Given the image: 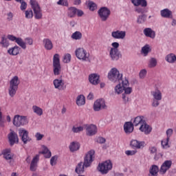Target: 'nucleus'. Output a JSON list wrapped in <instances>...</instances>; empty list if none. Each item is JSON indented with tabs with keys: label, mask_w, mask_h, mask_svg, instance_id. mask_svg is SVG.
Returning a JSON list of instances; mask_svg holds the SVG:
<instances>
[{
	"label": "nucleus",
	"mask_w": 176,
	"mask_h": 176,
	"mask_svg": "<svg viewBox=\"0 0 176 176\" xmlns=\"http://www.w3.org/2000/svg\"><path fill=\"white\" fill-rule=\"evenodd\" d=\"M57 163V156L54 155L52 157L50 160V164L51 166H56V164Z\"/></svg>",
	"instance_id": "55"
},
{
	"label": "nucleus",
	"mask_w": 176,
	"mask_h": 176,
	"mask_svg": "<svg viewBox=\"0 0 176 176\" xmlns=\"http://www.w3.org/2000/svg\"><path fill=\"white\" fill-rule=\"evenodd\" d=\"M7 20H8V21H12V20H13V14L12 12L7 14Z\"/></svg>",
	"instance_id": "63"
},
{
	"label": "nucleus",
	"mask_w": 176,
	"mask_h": 176,
	"mask_svg": "<svg viewBox=\"0 0 176 176\" xmlns=\"http://www.w3.org/2000/svg\"><path fill=\"white\" fill-rule=\"evenodd\" d=\"M135 12H137L139 14H144V13H146V9H145V7H138L137 6L135 8Z\"/></svg>",
	"instance_id": "46"
},
{
	"label": "nucleus",
	"mask_w": 176,
	"mask_h": 176,
	"mask_svg": "<svg viewBox=\"0 0 176 176\" xmlns=\"http://www.w3.org/2000/svg\"><path fill=\"white\" fill-rule=\"evenodd\" d=\"M7 38L8 39H9V41L16 43L23 50H25L27 49L25 41H24V40L21 37H16L15 36H13L12 34H8Z\"/></svg>",
	"instance_id": "11"
},
{
	"label": "nucleus",
	"mask_w": 176,
	"mask_h": 176,
	"mask_svg": "<svg viewBox=\"0 0 176 176\" xmlns=\"http://www.w3.org/2000/svg\"><path fill=\"white\" fill-rule=\"evenodd\" d=\"M144 35L146 38H151V39H155L156 38V32H155L151 28H146L143 30Z\"/></svg>",
	"instance_id": "23"
},
{
	"label": "nucleus",
	"mask_w": 176,
	"mask_h": 176,
	"mask_svg": "<svg viewBox=\"0 0 176 176\" xmlns=\"http://www.w3.org/2000/svg\"><path fill=\"white\" fill-rule=\"evenodd\" d=\"M67 16L71 19H73L74 17H75L76 16V8L70 7L69 8H68Z\"/></svg>",
	"instance_id": "39"
},
{
	"label": "nucleus",
	"mask_w": 176,
	"mask_h": 176,
	"mask_svg": "<svg viewBox=\"0 0 176 176\" xmlns=\"http://www.w3.org/2000/svg\"><path fill=\"white\" fill-rule=\"evenodd\" d=\"M160 100L159 99H154L153 98L152 102H151V106L153 108H157V107H159V105H160Z\"/></svg>",
	"instance_id": "49"
},
{
	"label": "nucleus",
	"mask_w": 176,
	"mask_h": 176,
	"mask_svg": "<svg viewBox=\"0 0 176 176\" xmlns=\"http://www.w3.org/2000/svg\"><path fill=\"white\" fill-rule=\"evenodd\" d=\"M75 55L78 60H82V61H89L90 60V54L83 47L76 48Z\"/></svg>",
	"instance_id": "6"
},
{
	"label": "nucleus",
	"mask_w": 176,
	"mask_h": 176,
	"mask_svg": "<svg viewBox=\"0 0 176 176\" xmlns=\"http://www.w3.org/2000/svg\"><path fill=\"white\" fill-rule=\"evenodd\" d=\"M25 43H26V45H32L34 43V40H32V38L30 37L25 38Z\"/></svg>",
	"instance_id": "58"
},
{
	"label": "nucleus",
	"mask_w": 176,
	"mask_h": 176,
	"mask_svg": "<svg viewBox=\"0 0 176 176\" xmlns=\"http://www.w3.org/2000/svg\"><path fill=\"white\" fill-rule=\"evenodd\" d=\"M44 47L46 50H52L53 49V43L49 38H44L43 40Z\"/></svg>",
	"instance_id": "35"
},
{
	"label": "nucleus",
	"mask_w": 176,
	"mask_h": 176,
	"mask_svg": "<svg viewBox=\"0 0 176 176\" xmlns=\"http://www.w3.org/2000/svg\"><path fill=\"white\" fill-rule=\"evenodd\" d=\"M58 5H61L62 6H68V1L67 0H59L57 2Z\"/></svg>",
	"instance_id": "57"
},
{
	"label": "nucleus",
	"mask_w": 176,
	"mask_h": 176,
	"mask_svg": "<svg viewBox=\"0 0 176 176\" xmlns=\"http://www.w3.org/2000/svg\"><path fill=\"white\" fill-rule=\"evenodd\" d=\"M124 86H129V79L126 77L115 87L116 94H122L124 91Z\"/></svg>",
	"instance_id": "12"
},
{
	"label": "nucleus",
	"mask_w": 176,
	"mask_h": 176,
	"mask_svg": "<svg viewBox=\"0 0 176 176\" xmlns=\"http://www.w3.org/2000/svg\"><path fill=\"white\" fill-rule=\"evenodd\" d=\"M130 145L133 149H142L145 146V142L132 140Z\"/></svg>",
	"instance_id": "18"
},
{
	"label": "nucleus",
	"mask_w": 176,
	"mask_h": 176,
	"mask_svg": "<svg viewBox=\"0 0 176 176\" xmlns=\"http://www.w3.org/2000/svg\"><path fill=\"white\" fill-rule=\"evenodd\" d=\"M89 81L91 83V85H94L95 86L100 83V75L97 74H90L89 76Z\"/></svg>",
	"instance_id": "25"
},
{
	"label": "nucleus",
	"mask_w": 176,
	"mask_h": 176,
	"mask_svg": "<svg viewBox=\"0 0 176 176\" xmlns=\"http://www.w3.org/2000/svg\"><path fill=\"white\" fill-rule=\"evenodd\" d=\"M70 152H76L80 149V144L78 142H72L69 145Z\"/></svg>",
	"instance_id": "30"
},
{
	"label": "nucleus",
	"mask_w": 176,
	"mask_h": 176,
	"mask_svg": "<svg viewBox=\"0 0 176 176\" xmlns=\"http://www.w3.org/2000/svg\"><path fill=\"white\" fill-rule=\"evenodd\" d=\"M19 85H20V79H19V76H14L10 80L8 88V94L10 96L14 97L16 96V93H17V90L19 89Z\"/></svg>",
	"instance_id": "4"
},
{
	"label": "nucleus",
	"mask_w": 176,
	"mask_h": 176,
	"mask_svg": "<svg viewBox=\"0 0 176 176\" xmlns=\"http://www.w3.org/2000/svg\"><path fill=\"white\" fill-rule=\"evenodd\" d=\"M145 21H146V15L142 14L138 17L137 23L138 24H144Z\"/></svg>",
	"instance_id": "45"
},
{
	"label": "nucleus",
	"mask_w": 176,
	"mask_h": 176,
	"mask_svg": "<svg viewBox=\"0 0 176 176\" xmlns=\"http://www.w3.org/2000/svg\"><path fill=\"white\" fill-rule=\"evenodd\" d=\"M27 9V3L25 1H23L21 3V10H25Z\"/></svg>",
	"instance_id": "61"
},
{
	"label": "nucleus",
	"mask_w": 176,
	"mask_h": 176,
	"mask_svg": "<svg viewBox=\"0 0 176 176\" xmlns=\"http://www.w3.org/2000/svg\"><path fill=\"white\" fill-rule=\"evenodd\" d=\"M124 131H125L126 134H130L133 133L134 131V121L127 122L124 124Z\"/></svg>",
	"instance_id": "24"
},
{
	"label": "nucleus",
	"mask_w": 176,
	"mask_h": 176,
	"mask_svg": "<svg viewBox=\"0 0 176 176\" xmlns=\"http://www.w3.org/2000/svg\"><path fill=\"white\" fill-rule=\"evenodd\" d=\"M87 6L89 8V10H91V12H94V10H96V9H97L96 3L91 1H87Z\"/></svg>",
	"instance_id": "41"
},
{
	"label": "nucleus",
	"mask_w": 176,
	"mask_h": 176,
	"mask_svg": "<svg viewBox=\"0 0 176 176\" xmlns=\"http://www.w3.org/2000/svg\"><path fill=\"white\" fill-rule=\"evenodd\" d=\"M151 52H152V49L151 48V45L148 44L142 47L141 53L144 57H146Z\"/></svg>",
	"instance_id": "37"
},
{
	"label": "nucleus",
	"mask_w": 176,
	"mask_h": 176,
	"mask_svg": "<svg viewBox=\"0 0 176 176\" xmlns=\"http://www.w3.org/2000/svg\"><path fill=\"white\" fill-rule=\"evenodd\" d=\"M53 85L54 86V89H56V90L65 89V83L64 82V80L61 78L54 79L53 80Z\"/></svg>",
	"instance_id": "15"
},
{
	"label": "nucleus",
	"mask_w": 176,
	"mask_h": 176,
	"mask_svg": "<svg viewBox=\"0 0 176 176\" xmlns=\"http://www.w3.org/2000/svg\"><path fill=\"white\" fill-rule=\"evenodd\" d=\"M171 135H173V129H168L166 131V136H167L166 138L170 139V137H171Z\"/></svg>",
	"instance_id": "62"
},
{
	"label": "nucleus",
	"mask_w": 176,
	"mask_h": 176,
	"mask_svg": "<svg viewBox=\"0 0 176 176\" xmlns=\"http://www.w3.org/2000/svg\"><path fill=\"white\" fill-rule=\"evenodd\" d=\"M71 61V54H66L63 56V63L65 64H68V63H70Z\"/></svg>",
	"instance_id": "51"
},
{
	"label": "nucleus",
	"mask_w": 176,
	"mask_h": 176,
	"mask_svg": "<svg viewBox=\"0 0 176 176\" xmlns=\"http://www.w3.org/2000/svg\"><path fill=\"white\" fill-rule=\"evenodd\" d=\"M43 137H44L43 134H41V133L39 132H37L35 135V138L37 141H41V140H42Z\"/></svg>",
	"instance_id": "60"
},
{
	"label": "nucleus",
	"mask_w": 176,
	"mask_h": 176,
	"mask_svg": "<svg viewBox=\"0 0 176 176\" xmlns=\"http://www.w3.org/2000/svg\"><path fill=\"white\" fill-rule=\"evenodd\" d=\"M71 38L74 41H80L82 39V32L76 31L72 34Z\"/></svg>",
	"instance_id": "40"
},
{
	"label": "nucleus",
	"mask_w": 176,
	"mask_h": 176,
	"mask_svg": "<svg viewBox=\"0 0 176 176\" xmlns=\"http://www.w3.org/2000/svg\"><path fill=\"white\" fill-rule=\"evenodd\" d=\"M112 47L110 49L111 50H119V43L118 42H113L111 43Z\"/></svg>",
	"instance_id": "54"
},
{
	"label": "nucleus",
	"mask_w": 176,
	"mask_h": 176,
	"mask_svg": "<svg viewBox=\"0 0 176 176\" xmlns=\"http://www.w3.org/2000/svg\"><path fill=\"white\" fill-rule=\"evenodd\" d=\"M112 162L109 160L101 164H99L98 170H99L101 174H108L110 170H112Z\"/></svg>",
	"instance_id": "9"
},
{
	"label": "nucleus",
	"mask_w": 176,
	"mask_h": 176,
	"mask_svg": "<svg viewBox=\"0 0 176 176\" xmlns=\"http://www.w3.org/2000/svg\"><path fill=\"white\" fill-rule=\"evenodd\" d=\"M159 166L157 165H152L149 168V173L148 176H157L159 174Z\"/></svg>",
	"instance_id": "31"
},
{
	"label": "nucleus",
	"mask_w": 176,
	"mask_h": 176,
	"mask_svg": "<svg viewBox=\"0 0 176 176\" xmlns=\"http://www.w3.org/2000/svg\"><path fill=\"white\" fill-rule=\"evenodd\" d=\"M13 124L16 126V127L25 126L28 124V118H27V116L16 115L14 116Z\"/></svg>",
	"instance_id": "8"
},
{
	"label": "nucleus",
	"mask_w": 176,
	"mask_h": 176,
	"mask_svg": "<svg viewBox=\"0 0 176 176\" xmlns=\"http://www.w3.org/2000/svg\"><path fill=\"white\" fill-rule=\"evenodd\" d=\"M95 153L94 150H91L87 152L84 157V162H80L76 167L75 171L77 174H82L85 171V167L87 168V167L91 166V163L94 162Z\"/></svg>",
	"instance_id": "1"
},
{
	"label": "nucleus",
	"mask_w": 176,
	"mask_h": 176,
	"mask_svg": "<svg viewBox=\"0 0 176 176\" xmlns=\"http://www.w3.org/2000/svg\"><path fill=\"white\" fill-rule=\"evenodd\" d=\"M32 109L34 113L37 115V116H42V115H43V109L36 105L32 106Z\"/></svg>",
	"instance_id": "38"
},
{
	"label": "nucleus",
	"mask_w": 176,
	"mask_h": 176,
	"mask_svg": "<svg viewBox=\"0 0 176 176\" xmlns=\"http://www.w3.org/2000/svg\"><path fill=\"white\" fill-rule=\"evenodd\" d=\"M3 157L6 159V160H10V164H12L13 157H14V155L12 153L10 149L6 148L2 151Z\"/></svg>",
	"instance_id": "20"
},
{
	"label": "nucleus",
	"mask_w": 176,
	"mask_h": 176,
	"mask_svg": "<svg viewBox=\"0 0 176 176\" xmlns=\"http://www.w3.org/2000/svg\"><path fill=\"white\" fill-rule=\"evenodd\" d=\"M0 44L3 47H9V40H8L6 36H2Z\"/></svg>",
	"instance_id": "43"
},
{
	"label": "nucleus",
	"mask_w": 176,
	"mask_h": 176,
	"mask_svg": "<svg viewBox=\"0 0 176 176\" xmlns=\"http://www.w3.org/2000/svg\"><path fill=\"white\" fill-rule=\"evenodd\" d=\"M87 135L91 137L93 135H96L97 131H98V129L96 125L90 124L87 126Z\"/></svg>",
	"instance_id": "21"
},
{
	"label": "nucleus",
	"mask_w": 176,
	"mask_h": 176,
	"mask_svg": "<svg viewBox=\"0 0 176 176\" xmlns=\"http://www.w3.org/2000/svg\"><path fill=\"white\" fill-rule=\"evenodd\" d=\"M41 148H42V151H40L39 154L43 155L45 159H50V157H52V152L50 151V150H49L47 146L45 145H42Z\"/></svg>",
	"instance_id": "26"
},
{
	"label": "nucleus",
	"mask_w": 176,
	"mask_h": 176,
	"mask_svg": "<svg viewBox=\"0 0 176 176\" xmlns=\"http://www.w3.org/2000/svg\"><path fill=\"white\" fill-rule=\"evenodd\" d=\"M133 125L135 126H140L139 130L141 131L142 133H144L146 135L151 134L152 131V127H151L149 124H147L145 117L142 116H139L134 118Z\"/></svg>",
	"instance_id": "2"
},
{
	"label": "nucleus",
	"mask_w": 176,
	"mask_h": 176,
	"mask_svg": "<svg viewBox=\"0 0 176 176\" xmlns=\"http://www.w3.org/2000/svg\"><path fill=\"white\" fill-rule=\"evenodd\" d=\"M111 37L113 39H124L126 38V31L124 30H114L111 32Z\"/></svg>",
	"instance_id": "17"
},
{
	"label": "nucleus",
	"mask_w": 176,
	"mask_h": 176,
	"mask_svg": "<svg viewBox=\"0 0 176 176\" xmlns=\"http://www.w3.org/2000/svg\"><path fill=\"white\" fill-rule=\"evenodd\" d=\"M157 65V60L155 58H151L148 62L149 68H155Z\"/></svg>",
	"instance_id": "44"
},
{
	"label": "nucleus",
	"mask_w": 176,
	"mask_h": 176,
	"mask_svg": "<svg viewBox=\"0 0 176 176\" xmlns=\"http://www.w3.org/2000/svg\"><path fill=\"white\" fill-rule=\"evenodd\" d=\"M98 14L101 21H107L111 16V10L107 7H102L98 10Z\"/></svg>",
	"instance_id": "10"
},
{
	"label": "nucleus",
	"mask_w": 176,
	"mask_h": 176,
	"mask_svg": "<svg viewBox=\"0 0 176 176\" xmlns=\"http://www.w3.org/2000/svg\"><path fill=\"white\" fill-rule=\"evenodd\" d=\"M107 78L110 82H112V83H120L122 80H124V78H123V73L116 67H113L109 71Z\"/></svg>",
	"instance_id": "3"
},
{
	"label": "nucleus",
	"mask_w": 176,
	"mask_h": 176,
	"mask_svg": "<svg viewBox=\"0 0 176 176\" xmlns=\"http://www.w3.org/2000/svg\"><path fill=\"white\" fill-rule=\"evenodd\" d=\"M25 19H32L34 17V12H32V10H27L25 11Z\"/></svg>",
	"instance_id": "48"
},
{
	"label": "nucleus",
	"mask_w": 176,
	"mask_h": 176,
	"mask_svg": "<svg viewBox=\"0 0 176 176\" xmlns=\"http://www.w3.org/2000/svg\"><path fill=\"white\" fill-rule=\"evenodd\" d=\"M151 155H156L157 153V148L155 146H151L148 148Z\"/></svg>",
	"instance_id": "53"
},
{
	"label": "nucleus",
	"mask_w": 176,
	"mask_h": 176,
	"mask_svg": "<svg viewBox=\"0 0 176 176\" xmlns=\"http://www.w3.org/2000/svg\"><path fill=\"white\" fill-rule=\"evenodd\" d=\"M107 108V104H105V100L103 99H98L94 103V111L95 112H99L102 109H105Z\"/></svg>",
	"instance_id": "13"
},
{
	"label": "nucleus",
	"mask_w": 176,
	"mask_h": 176,
	"mask_svg": "<svg viewBox=\"0 0 176 176\" xmlns=\"http://www.w3.org/2000/svg\"><path fill=\"white\" fill-rule=\"evenodd\" d=\"M169 141H170V139H168V138L162 140L161 142L162 148H170V146H168Z\"/></svg>",
	"instance_id": "50"
},
{
	"label": "nucleus",
	"mask_w": 176,
	"mask_h": 176,
	"mask_svg": "<svg viewBox=\"0 0 176 176\" xmlns=\"http://www.w3.org/2000/svg\"><path fill=\"white\" fill-rule=\"evenodd\" d=\"M124 94H131L133 89L131 87H127V86H124Z\"/></svg>",
	"instance_id": "56"
},
{
	"label": "nucleus",
	"mask_w": 176,
	"mask_h": 176,
	"mask_svg": "<svg viewBox=\"0 0 176 176\" xmlns=\"http://www.w3.org/2000/svg\"><path fill=\"white\" fill-rule=\"evenodd\" d=\"M53 71L55 76H58L61 74V64L60 63V54H55L53 57Z\"/></svg>",
	"instance_id": "7"
},
{
	"label": "nucleus",
	"mask_w": 176,
	"mask_h": 176,
	"mask_svg": "<svg viewBox=\"0 0 176 176\" xmlns=\"http://www.w3.org/2000/svg\"><path fill=\"white\" fill-rule=\"evenodd\" d=\"M109 57L112 61H118L122 57V54L119 50H110Z\"/></svg>",
	"instance_id": "19"
},
{
	"label": "nucleus",
	"mask_w": 176,
	"mask_h": 176,
	"mask_svg": "<svg viewBox=\"0 0 176 176\" xmlns=\"http://www.w3.org/2000/svg\"><path fill=\"white\" fill-rule=\"evenodd\" d=\"M39 162V155L34 156L30 164V171H36L38 167V162Z\"/></svg>",
	"instance_id": "27"
},
{
	"label": "nucleus",
	"mask_w": 176,
	"mask_h": 176,
	"mask_svg": "<svg viewBox=\"0 0 176 176\" xmlns=\"http://www.w3.org/2000/svg\"><path fill=\"white\" fill-rule=\"evenodd\" d=\"M8 140L10 145H14V144L19 143V136L17 133L13 131L8 134Z\"/></svg>",
	"instance_id": "22"
},
{
	"label": "nucleus",
	"mask_w": 176,
	"mask_h": 176,
	"mask_svg": "<svg viewBox=\"0 0 176 176\" xmlns=\"http://www.w3.org/2000/svg\"><path fill=\"white\" fill-rule=\"evenodd\" d=\"M147 74H148V72L146 70V69H141L139 72L140 79H145V78H146Z\"/></svg>",
	"instance_id": "47"
},
{
	"label": "nucleus",
	"mask_w": 176,
	"mask_h": 176,
	"mask_svg": "<svg viewBox=\"0 0 176 176\" xmlns=\"http://www.w3.org/2000/svg\"><path fill=\"white\" fill-rule=\"evenodd\" d=\"M97 142L98 143V144H104V142H105V138H102V137H99L98 139H97Z\"/></svg>",
	"instance_id": "64"
},
{
	"label": "nucleus",
	"mask_w": 176,
	"mask_h": 176,
	"mask_svg": "<svg viewBox=\"0 0 176 176\" xmlns=\"http://www.w3.org/2000/svg\"><path fill=\"white\" fill-rule=\"evenodd\" d=\"M134 6H142V8H146L148 3L146 0H131Z\"/></svg>",
	"instance_id": "36"
},
{
	"label": "nucleus",
	"mask_w": 176,
	"mask_h": 176,
	"mask_svg": "<svg viewBox=\"0 0 176 176\" xmlns=\"http://www.w3.org/2000/svg\"><path fill=\"white\" fill-rule=\"evenodd\" d=\"M171 166H173V161L171 160H166L162 164L160 168V173L162 175H164L168 171L170 168H171Z\"/></svg>",
	"instance_id": "14"
},
{
	"label": "nucleus",
	"mask_w": 176,
	"mask_h": 176,
	"mask_svg": "<svg viewBox=\"0 0 176 176\" xmlns=\"http://www.w3.org/2000/svg\"><path fill=\"white\" fill-rule=\"evenodd\" d=\"M151 96L155 100H162V99L163 98V94H162V91L159 89H155L154 91H152Z\"/></svg>",
	"instance_id": "32"
},
{
	"label": "nucleus",
	"mask_w": 176,
	"mask_h": 176,
	"mask_svg": "<svg viewBox=\"0 0 176 176\" xmlns=\"http://www.w3.org/2000/svg\"><path fill=\"white\" fill-rule=\"evenodd\" d=\"M76 14H77L78 17H82L85 14V12L83 10L76 8Z\"/></svg>",
	"instance_id": "59"
},
{
	"label": "nucleus",
	"mask_w": 176,
	"mask_h": 176,
	"mask_svg": "<svg viewBox=\"0 0 176 176\" xmlns=\"http://www.w3.org/2000/svg\"><path fill=\"white\" fill-rule=\"evenodd\" d=\"M20 50H21V48L17 45H15L13 47L9 48L7 52L8 54H10V56H17L19 54Z\"/></svg>",
	"instance_id": "29"
},
{
	"label": "nucleus",
	"mask_w": 176,
	"mask_h": 176,
	"mask_svg": "<svg viewBox=\"0 0 176 176\" xmlns=\"http://www.w3.org/2000/svg\"><path fill=\"white\" fill-rule=\"evenodd\" d=\"M166 61L169 63V64H174L176 63V55L174 53L168 54L165 57Z\"/></svg>",
	"instance_id": "33"
},
{
	"label": "nucleus",
	"mask_w": 176,
	"mask_h": 176,
	"mask_svg": "<svg viewBox=\"0 0 176 176\" xmlns=\"http://www.w3.org/2000/svg\"><path fill=\"white\" fill-rule=\"evenodd\" d=\"M76 103L78 107H82V105H85V104H86V98L85 97V96H78L76 100Z\"/></svg>",
	"instance_id": "34"
},
{
	"label": "nucleus",
	"mask_w": 176,
	"mask_h": 176,
	"mask_svg": "<svg viewBox=\"0 0 176 176\" xmlns=\"http://www.w3.org/2000/svg\"><path fill=\"white\" fill-rule=\"evenodd\" d=\"M161 16L164 19H173V12L168 8H165L160 11Z\"/></svg>",
	"instance_id": "28"
},
{
	"label": "nucleus",
	"mask_w": 176,
	"mask_h": 176,
	"mask_svg": "<svg viewBox=\"0 0 176 176\" xmlns=\"http://www.w3.org/2000/svg\"><path fill=\"white\" fill-rule=\"evenodd\" d=\"M30 3L34 13V18L36 20H41L43 14H42V10L41 9L39 3H38V1H36V0H30Z\"/></svg>",
	"instance_id": "5"
},
{
	"label": "nucleus",
	"mask_w": 176,
	"mask_h": 176,
	"mask_svg": "<svg viewBox=\"0 0 176 176\" xmlns=\"http://www.w3.org/2000/svg\"><path fill=\"white\" fill-rule=\"evenodd\" d=\"M19 134L23 144H27L31 141V138H30V136H28V131L24 129H21L19 130Z\"/></svg>",
	"instance_id": "16"
},
{
	"label": "nucleus",
	"mask_w": 176,
	"mask_h": 176,
	"mask_svg": "<svg viewBox=\"0 0 176 176\" xmlns=\"http://www.w3.org/2000/svg\"><path fill=\"white\" fill-rule=\"evenodd\" d=\"M83 130H85V127H83V126H74L72 129V131L76 134L79 133H82Z\"/></svg>",
	"instance_id": "42"
},
{
	"label": "nucleus",
	"mask_w": 176,
	"mask_h": 176,
	"mask_svg": "<svg viewBox=\"0 0 176 176\" xmlns=\"http://www.w3.org/2000/svg\"><path fill=\"white\" fill-rule=\"evenodd\" d=\"M135 153H137V151L135 150H127L125 151V155H126V156H134Z\"/></svg>",
	"instance_id": "52"
}]
</instances>
